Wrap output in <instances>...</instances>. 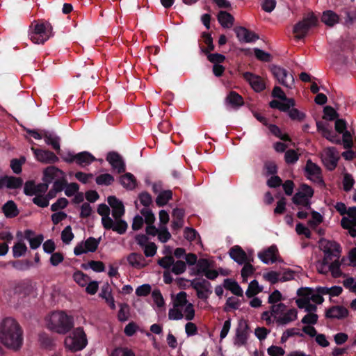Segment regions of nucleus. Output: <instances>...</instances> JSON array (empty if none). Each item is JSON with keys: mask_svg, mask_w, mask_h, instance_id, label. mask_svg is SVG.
Instances as JSON below:
<instances>
[{"mask_svg": "<svg viewBox=\"0 0 356 356\" xmlns=\"http://www.w3.org/2000/svg\"><path fill=\"white\" fill-rule=\"evenodd\" d=\"M278 250L276 245H271L266 250L258 253V257L262 262L266 264H273L277 261Z\"/></svg>", "mask_w": 356, "mask_h": 356, "instance_id": "17", "label": "nucleus"}, {"mask_svg": "<svg viewBox=\"0 0 356 356\" xmlns=\"http://www.w3.org/2000/svg\"><path fill=\"white\" fill-rule=\"evenodd\" d=\"M261 291L262 288L259 286L258 282L256 280H254L249 284L248 289L245 291V295L248 298H252L260 293Z\"/></svg>", "mask_w": 356, "mask_h": 356, "instance_id": "42", "label": "nucleus"}, {"mask_svg": "<svg viewBox=\"0 0 356 356\" xmlns=\"http://www.w3.org/2000/svg\"><path fill=\"white\" fill-rule=\"evenodd\" d=\"M103 227L106 230L111 229L118 234L122 235L126 233L128 224L125 220H122V218H119L114 220L112 219L111 223H108V225H105Z\"/></svg>", "mask_w": 356, "mask_h": 356, "instance_id": "20", "label": "nucleus"}, {"mask_svg": "<svg viewBox=\"0 0 356 356\" xmlns=\"http://www.w3.org/2000/svg\"><path fill=\"white\" fill-rule=\"evenodd\" d=\"M110 356H135V354L128 348H117L113 350Z\"/></svg>", "mask_w": 356, "mask_h": 356, "instance_id": "62", "label": "nucleus"}, {"mask_svg": "<svg viewBox=\"0 0 356 356\" xmlns=\"http://www.w3.org/2000/svg\"><path fill=\"white\" fill-rule=\"evenodd\" d=\"M307 314L302 318L301 322L306 325H314L317 323L318 316L316 310L309 311L307 308L303 309Z\"/></svg>", "mask_w": 356, "mask_h": 356, "instance_id": "40", "label": "nucleus"}, {"mask_svg": "<svg viewBox=\"0 0 356 356\" xmlns=\"http://www.w3.org/2000/svg\"><path fill=\"white\" fill-rule=\"evenodd\" d=\"M269 105L272 108H277L281 111L289 112V102H281L280 100L273 99Z\"/></svg>", "mask_w": 356, "mask_h": 356, "instance_id": "52", "label": "nucleus"}, {"mask_svg": "<svg viewBox=\"0 0 356 356\" xmlns=\"http://www.w3.org/2000/svg\"><path fill=\"white\" fill-rule=\"evenodd\" d=\"M172 198V192L170 190L161 191L156 198V204L159 207L165 206Z\"/></svg>", "mask_w": 356, "mask_h": 356, "instance_id": "37", "label": "nucleus"}, {"mask_svg": "<svg viewBox=\"0 0 356 356\" xmlns=\"http://www.w3.org/2000/svg\"><path fill=\"white\" fill-rule=\"evenodd\" d=\"M230 257L238 264H243L248 260L246 252L239 245H234L229 250Z\"/></svg>", "mask_w": 356, "mask_h": 356, "instance_id": "21", "label": "nucleus"}, {"mask_svg": "<svg viewBox=\"0 0 356 356\" xmlns=\"http://www.w3.org/2000/svg\"><path fill=\"white\" fill-rule=\"evenodd\" d=\"M321 20L327 26H333L339 22V16L332 10H326L323 13Z\"/></svg>", "mask_w": 356, "mask_h": 356, "instance_id": "34", "label": "nucleus"}, {"mask_svg": "<svg viewBox=\"0 0 356 356\" xmlns=\"http://www.w3.org/2000/svg\"><path fill=\"white\" fill-rule=\"evenodd\" d=\"M202 37L204 39V43L207 45V48L200 47L202 51L205 54H208L210 51H212L215 49V46L213 43V38L210 33L207 32H203L202 34Z\"/></svg>", "mask_w": 356, "mask_h": 356, "instance_id": "39", "label": "nucleus"}, {"mask_svg": "<svg viewBox=\"0 0 356 356\" xmlns=\"http://www.w3.org/2000/svg\"><path fill=\"white\" fill-rule=\"evenodd\" d=\"M237 38L243 42H252L259 39V35L243 26H237L234 29Z\"/></svg>", "mask_w": 356, "mask_h": 356, "instance_id": "16", "label": "nucleus"}, {"mask_svg": "<svg viewBox=\"0 0 356 356\" xmlns=\"http://www.w3.org/2000/svg\"><path fill=\"white\" fill-rule=\"evenodd\" d=\"M254 53L255 57L259 60H261L263 62H270L271 60L272 56L269 53H267L260 49H258V48L254 49Z\"/></svg>", "mask_w": 356, "mask_h": 356, "instance_id": "58", "label": "nucleus"}, {"mask_svg": "<svg viewBox=\"0 0 356 356\" xmlns=\"http://www.w3.org/2000/svg\"><path fill=\"white\" fill-rule=\"evenodd\" d=\"M107 202L112 208V216L114 219L122 218L124 215L125 209L124 204L115 196L108 197Z\"/></svg>", "mask_w": 356, "mask_h": 356, "instance_id": "18", "label": "nucleus"}, {"mask_svg": "<svg viewBox=\"0 0 356 356\" xmlns=\"http://www.w3.org/2000/svg\"><path fill=\"white\" fill-rule=\"evenodd\" d=\"M264 170L266 176H274L277 172V167L275 162L268 161L264 163Z\"/></svg>", "mask_w": 356, "mask_h": 356, "instance_id": "51", "label": "nucleus"}, {"mask_svg": "<svg viewBox=\"0 0 356 356\" xmlns=\"http://www.w3.org/2000/svg\"><path fill=\"white\" fill-rule=\"evenodd\" d=\"M316 127L318 130L321 132L322 135L330 141L336 143L340 142L337 137L328 129L326 124L318 121L316 122Z\"/></svg>", "mask_w": 356, "mask_h": 356, "instance_id": "30", "label": "nucleus"}, {"mask_svg": "<svg viewBox=\"0 0 356 356\" xmlns=\"http://www.w3.org/2000/svg\"><path fill=\"white\" fill-rule=\"evenodd\" d=\"M152 297L158 307H164L165 301L160 290L154 289L152 293Z\"/></svg>", "mask_w": 356, "mask_h": 356, "instance_id": "61", "label": "nucleus"}, {"mask_svg": "<svg viewBox=\"0 0 356 356\" xmlns=\"http://www.w3.org/2000/svg\"><path fill=\"white\" fill-rule=\"evenodd\" d=\"M120 184L128 190H133L136 186V179L130 172H126L120 179Z\"/></svg>", "mask_w": 356, "mask_h": 356, "instance_id": "33", "label": "nucleus"}, {"mask_svg": "<svg viewBox=\"0 0 356 356\" xmlns=\"http://www.w3.org/2000/svg\"><path fill=\"white\" fill-rule=\"evenodd\" d=\"M327 265L333 277H338L341 275L339 258L330 260V262Z\"/></svg>", "mask_w": 356, "mask_h": 356, "instance_id": "44", "label": "nucleus"}, {"mask_svg": "<svg viewBox=\"0 0 356 356\" xmlns=\"http://www.w3.org/2000/svg\"><path fill=\"white\" fill-rule=\"evenodd\" d=\"M0 341L8 348L17 351L23 344V330L18 322L4 318L0 323Z\"/></svg>", "mask_w": 356, "mask_h": 356, "instance_id": "1", "label": "nucleus"}, {"mask_svg": "<svg viewBox=\"0 0 356 356\" xmlns=\"http://www.w3.org/2000/svg\"><path fill=\"white\" fill-rule=\"evenodd\" d=\"M74 326L73 317L67 315L64 312H54L49 316L47 327L58 334L68 332Z\"/></svg>", "mask_w": 356, "mask_h": 356, "instance_id": "3", "label": "nucleus"}, {"mask_svg": "<svg viewBox=\"0 0 356 356\" xmlns=\"http://www.w3.org/2000/svg\"><path fill=\"white\" fill-rule=\"evenodd\" d=\"M58 174H63V172L54 165H50L46 168L43 171V181L49 184L58 176Z\"/></svg>", "mask_w": 356, "mask_h": 356, "instance_id": "27", "label": "nucleus"}, {"mask_svg": "<svg viewBox=\"0 0 356 356\" xmlns=\"http://www.w3.org/2000/svg\"><path fill=\"white\" fill-rule=\"evenodd\" d=\"M321 160L324 165L329 170H334L339 159V154L334 147H327L323 150L321 154Z\"/></svg>", "mask_w": 356, "mask_h": 356, "instance_id": "12", "label": "nucleus"}, {"mask_svg": "<svg viewBox=\"0 0 356 356\" xmlns=\"http://www.w3.org/2000/svg\"><path fill=\"white\" fill-rule=\"evenodd\" d=\"M250 327L246 321L241 320L236 329V334L234 339V343L238 347L245 346L248 339Z\"/></svg>", "mask_w": 356, "mask_h": 356, "instance_id": "13", "label": "nucleus"}, {"mask_svg": "<svg viewBox=\"0 0 356 356\" xmlns=\"http://www.w3.org/2000/svg\"><path fill=\"white\" fill-rule=\"evenodd\" d=\"M223 287L230 291L234 295L243 297V291L238 282L229 278H226L223 282Z\"/></svg>", "mask_w": 356, "mask_h": 356, "instance_id": "26", "label": "nucleus"}, {"mask_svg": "<svg viewBox=\"0 0 356 356\" xmlns=\"http://www.w3.org/2000/svg\"><path fill=\"white\" fill-rule=\"evenodd\" d=\"M43 138L46 144L51 145L52 148L59 154L60 151V138L58 136L47 130H43Z\"/></svg>", "mask_w": 356, "mask_h": 356, "instance_id": "23", "label": "nucleus"}, {"mask_svg": "<svg viewBox=\"0 0 356 356\" xmlns=\"http://www.w3.org/2000/svg\"><path fill=\"white\" fill-rule=\"evenodd\" d=\"M305 172L308 176V179L314 182H321L322 178L321 170L320 167L316 163L308 161L305 166Z\"/></svg>", "mask_w": 356, "mask_h": 356, "instance_id": "19", "label": "nucleus"}, {"mask_svg": "<svg viewBox=\"0 0 356 356\" xmlns=\"http://www.w3.org/2000/svg\"><path fill=\"white\" fill-rule=\"evenodd\" d=\"M27 250V247L22 242L16 243L13 247V253L15 258H18L24 255Z\"/></svg>", "mask_w": 356, "mask_h": 356, "instance_id": "49", "label": "nucleus"}, {"mask_svg": "<svg viewBox=\"0 0 356 356\" xmlns=\"http://www.w3.org/2000/svg\"><path fill=\"white\" fill-rule=\"evenodd\" d=\"M295 102L293 99H291V112L290 116L291 120H296L298 122H302L305 118V114L302 111L294 107Z\"/></svg>", "mask_w": 356, "mask_h": 356, "instance_id": "38", "label": "nucleus"}, {"mask_svg": "<svg viewBox=\"0 0 356 356\" xmlns=\"http://www.w3.org/2000/svg\"><path fill=\"white\" fill-rule=\"evenodd\" d=\"M270 131L275 136L280 138L284 141H289V135L288 134H282L281 129L275 124L268 126Z\"/></svg>", "mask_w": 356, "mask_h": 356, "instance_id": "57", "label": "nucleus"}, {"mask_svg": "<svg viewBox=\"0 0 356 356\" xmlns=\"http://www.w3.org/2000/svg\"><path fill=\"white\" fill-rule=\"evenodd\" d=\"M171 267V271L175 275H181L186 269V263L181 260H178L176 262L174 261Z\"/></svg>", "mask_w": 356, "mask_h": 356, "instance_id": "56", "label": "nucleus"}, {"mask_svg": "<svg viewBox=\"0 0 356 356\" xmlns=\"http://www.w3.org/2000/svg\"><path fill=\"white\" fill-rule=\"evenodd\" d=\"M348 315V309L343 306H333L326 312V316L330 318L341 319Z\"/></svg>", "mask_w": 356, "mask_h": 356, "instance_id": "25", "label": "nucleus"}, {"mask_svg": "<svg viewBox=\"0 0 356 356\" xmlns=\"http://www.w3.org/2000/svg\"><path fill=\"white\" fill-rule=\"evenodd\" d=\"M74 234L70 225L64 228L61 232V239L64 243L68 244L74 238Z\"/></svg>", "mask_w": 356, "mask_h": 356, "instance_id": "59", "label": "nucleus"}, {"mask_svg": "<svg viewBox=\"0 0 356 356\" xmlns=\"http://www.w3.org/2000/svg\"><path fill=\"white\" fill-rule=\"evenodd\" d=\"M253 259L251 260H248L245 263H244V266L241 269V277H243V281H246L248 276L251 275L254 273L255 269L253 266L250 264V261H252Z\"/></svg>", "mask_w": 356, "mask_h": 356, "instance_id": "46", "label": "nucleus"}, {"mask_svg": "<svg viewBox=\"0 0 356 356\" xmlns=\"http://www.w3.org/2000/svg\"><path fill=\"white\" fill-rule=\"evenodd\" d=\"M191 286L196 291L199 299L206 300L212 293L211 284L205 279H194L191 281Z\"/></svg>", "mask_w": 356, "mask_h": 356, "instance_id": "10", "label": "nucleus"}, {"mask_svg": "<svg viewBox=\"0 0 356 356\" xmlns=\"http://www.w3.org/2000/svg\"><path fill=\"white\" fill-rule=\"evenodd\" d=\"M197 270L195 275H200L204 273L211 267V263L207 259L201 258L196 264Z\"/></svg>", "mask_w": 356, "mask_h": 356, "instance_id": "41", "label": "nucleus"}, {"mask_svg": "<svg viewBox=\"0 0 356 356\" xmlns=\"http://www.w3.org/2000/svg\"><path fill=\"white\" fill-rule=\"evenodd\" d=\"M270 71L280 83L288 86L286 83L287 72L284 68L274 65L270 68Z\"/></svg>", "mask_w": 356, "mask_h": 356, "instance_id": "36", "label": "nucleus"}, {"mask_svg": "<svg viewBox=\"0 0 356 356\" xmlns=\"http://www.w3.org/2000/svg\"><path fill=\"white\" fill-rule=\"evenodd\" d=\"M319 247L324 253L325 264H328L330 260L340 257L341 247L337 242L322 238L319 241Z\"/></svg>", "mask_w": 356, "mask_h": 356, "instance_id": "7", "label": "nucleus"}, {"mask_svg": "<svg viewBox=\"0 0 356 356\" xmlns=\"http://www.w3.org/2000/svg\"><path fill=\"white\" fill-rule=\"evenodd\" d=\"M7 188L10 189L19 188L23 184V180L20 177L7 176Z\"/></svg>", "mask_w": 356, "mask_h": 356, "instance_id": "47", "label": "nucleus"}, {"mask_svg": "<svg viewBox=\"0 0 356 356\" xmlns=\"http://www.w3.org/2000/svg\"><path fill=\"white\" fill-rule=\"evenodd\" d=\"M323 220V216L315 211H312V218L309 220L308 224L312 228H316Z\"/></svg>", "mask_w": 356, "mask_h": 356, "instance_id": "55", "label": "nucleus"}, {"mask_svg": "<svg viewBox=\"0 0 356 356\" xmlns=\"http://www.w3.org/2000/svg\"><path fill=\"white\" fill-rule=\"evenodd\" d=\"M298 298L296 302L299 309L307 308L309 311L317 309L315 304H321L324 299L320 294L315 293L314 289L309 287H302L297 291Z\"/></svg>", "mask_w": 356, "mask_h": 356, "instance_id": "2", "label": "nucleus"}, {"mask_svg": "<svg viewBox=\"0 0 356 356\" xmlns=\"http://www.w3.org/2000/svg\"><path fill=\"white\" fill-rule=\"evenodd\" d=\"M31 149L37 161L41 163L53 164L59 161L58 157L51 151L34 147H31Z\"/></svg>", "mask_w": 356, "mask_h": 356, "instance_id": "14", "label": "nucleus"}, {"mask_svg": "<svg viewBox=\"0 0 356 356\" xmlns=\"http://www.w3.org/2000/svg\"><path fill=\"white\" fill-rule=\"evenodd\" d=\"M207 59L209 62L214 65H220L225 60V56L222 54L215 53L207 54Z\"/></svg>", "mask_w": 356, "mask_h": 356, "instance_id": "60", "label": "nucleus"}, {"mask_svg": "<svg viewBox=\"0 0 356 356\" xmlns=\"http://www.w3.org/2000/svg\"><path fill=\"white\" fill-rule=\"evenodd\" d=\"M100 243V238L97 239L94 237L88 238L84 242V247L87 252H94L98 248V245Z\"/></svg>", "mask_w": 356, "mask_h": 356, "instance_id": "45", "label": "nucleus"}, {"mask_svg": "<svg viewBox=\"0 0 356 356\" xmlns=\"http://www.w3.org/2000/svg\"><path fill=\"white\" fill-rule=\"evenodd\" d=\"M187 294L184 291L178 293L174 300V307H182L187 303Z\"/></svg>", "mask_w": 356, "mask_h": 356, "instance_id": "54", "label": "nucleus"}, {"mask_svg": "<svg viewBox=\"0 0 356 356\" xmlns=\"http://www.w3.org/2000/svg\"><path fill=\"white\" fill-rule=\"evenodd\" d=\"M273 316L279 325H286L289 323V308L284 303L280 302L270 307Z\"/></svg>", "mask_w": 356, "mask_h": 356, "instance_id": "11", "label": "nucleus"}, {"mask_svg": "<svg viewBox=\"0 0 356 356\" xmlns=\"http://www.w3.org/2000/svg\"><path fill=\"white\" fill-rule=\"evenodd\" d=\"M62 159L67 163H76L81 168H85L96 160L95 157L88 152L84 151L77 154L68 152L65 156H62Z\"/></svg>", "mask_w": 356, "mask_h": 356, "instance_id": "8", "label": "nucleus"}, {"mask_svg": "<svg viewBox=\"0 0 356 356\" xmlns=\"http://www.w3.org/2000/svg\"><path fill=\"white\" fill-rule=\"evenodd\" d=\"M12 266L13 268L18 270H27L32 266V262L29 260H16L12 262Z\"/></svg>", "mask_w": 356, "mask_h": 356, "instance_id": "48", "label": "nucleus"}, {"mask_svg": "<svg viewBox=\"0 0 356 356\" xmlns=\"http://www.w3.org/2000/svg\"><path fill=\"white\" fill-rule=\"evenodd\" d=\"M68 204V200L65 197L58 198L56 202L51 204V210L52 211H57L59 209L65 208Z\"/></svg>", "mask_w": 356, "mask_h": 356, "instance_id": "64", "label": "nucleus"}, {"mask_svg": "<svg viewBox=\"0 0 356 356\" xmlns=\"http://www.w3.org/2000/svg\"><path fill=\"white\" fill-rule=\"evenodd\" d=\"M95 181L98 185L109 186L113 182L114 177L108 173H105L97 176Z\"/></svg>", "mask_w": 356, "mask_h": 356, "instance_id": "50", "label": "nucleus"}, {"mask_svg": "<svg viewBox=\"0 0 356 356\" xmlns=\"http://www.w3.org/2000/svg\"><path fill=\"white\" fill-rule=\"evenodd\" d=\"M74 280L81 286H85L90 278L81 270H76L73 274Z\"/></svg>", "mask_w": 356, "mask_h": 356, "instance_id": "43", "label": "nucleus"}, {"mask_svg": "<svg viewBox=\"0 0 356 356\" xmlns=\"http://www.w3.org/2000/svg\"><path fill=\"white\" fill-rule=\"evenodd\" d=\"M314 195L312 188L307 184H301L295 193L292 200L297 207L311 209V199Z\"/></svg>", "mask_w": 356, "mask_h": 356, "instance_id": "6", "label": "nucleus"}, {"mask_svg": "<svg viewBox=\"0 0 356 356\" xmlns=\"http://www.w3.org/2000/svg\"><path fill=\"white\" fill-rule=\"evenodd\" d=\"M97 213L102 218V226L108 225V223H111L112 218L109 216L110 215V209L109 207L106 204H100L97 208Z\"/></svg>", "mask_w": 356, "mask_h": 356, "instance_id": "35", "label": "nucleus"}, {"mask_svg": "<svg viewBox=\"0 0 356 356\" xmlns=\"http://www.w3.org/2000/svg\"><path fill=\"white\" fill-rule=\"evenodd\" d=\"M2 211L7 218H15L18 216L19 210L13 200H9L2 207Z\"/></svg>", "mask_w": 356, "mask_h": 356, "instance_id": "31", "label": "nucleus"}, {"mask_svg": "<svg viewBox=\"0 0 356 356\" xmlns=\"http://www.w3.org/2000/svg\"><path fill=\"white\" fill-rule=\"evenodd\" d=\"M127 261L131 266L136 268L140 269L146 266L144 257L139 253H131L127 257Z\"/></svg>", "mask_w": 356, "mask_h": 356, "instance_id": "29", "label": "nucleus"}, {"mask_svg": "<svg viewBox=\"0 0 356 356\" xmlns=\"http://www.w3.org/2000/svg\"><path fill=\"white\" fill-rule=\"evenodd\" d=\"M225 101L234 108H238L244 104V101L241 95L235 91H231L227 95Z\"/></svg>", "mask_w": 356, "mask_h": 356, "instance_id": "28", "label": "nucleus"}, {"mask_svg": "<svg viewBox=\"0 0 356 356\" xmlns=\"http://www.w3.org/2000/svg\"><path fill=\"white\" fill-rule=\"evenodd\" d=\"M29 36L35 44H44L53 36V27L47 21L35 22L30 26Z\"/></svg>", "mask_w": 356, "mask_h": 356, "instance_id": "4", "label": "nucleus"}, {"mask_svg": "<svg viewBox=\"0 0 356 356\" xmlns=\"http://www.w3.org/2000/svg\"><path fill=\"white\" fill-rule=\"evenodd\" d=\"M218 20L224 28H230L233 26L234 18L227 11H220L218 15Z\"/></svg>", "mask_w": 356, "mask_h": 356, "instance_id": "32", "label": "nucleus"}, {"mask_svg": "<svg viewBox=\"0 0 356 356\" xmlns=\"http://www.w3.org/2000/svg\"><path fill=\"white\" fill-rule=\"evenodd\" d=\"M266 184L270 188H277L282 185L284 193L286 195L289 196V179L286 180L282 184V180L277 175L271 176L266 182Z\"/></svg>", "mask_w": 356, "mask_h": 356, "instance_id": "24", "label": "nucleus"}, {"mask_svg": "<svg viewBox=\"0 0 356 356\" xmlns=\"http://www.w3.org/2000/svg\"><path fill=\"white\" fill-rule=\"evenodd\" d=\"M243 76L244 79L249 82L255 91L260 92L265 88V84L259 76L249 72H245Z\"/></svg>", "mask_w": 356, "mask_h": 356, "instance_id": "22", "label": "nucleus"}, {"mask_svg": "<svg viewBox=\"0 0 356 356\" xmlns=\"http://www.w3.org/2000/svg\"><path fill=\"white\" fill-rule=\"evenodd\" d=\"M86 335L81 327L74 330L65 339V345L72 351L76 352L83 349L87 345Z\"/></svg>", "mask_w": 356, "mask_h": 356, "instance_id": "5", "label": "nucleus"}, {"mask_svg": "<svg viewBox=\"0 0 356 356\" xmlns=\"http://www.w3.org/2000/svg\"><path fill=\"white\" fill-rule=\"evenodd\" d=\"M317 23V18L310 15L304 18L301 22H298L294 26L293 34L296 40L303 38L307 33L309 29L316 26Z\"/></svg>", "mask_w": 356, "mask_h": 356, "instance_id": "9", "label": "nucleus"}, {"mask_svg": "<svg viewBox=\"0 0 356 356\" xmlns=\"http://www.w3.org/2000/svg\"><path fill=\"white\" fill-rule=\"evenodd\" d=\"M106 161L110 163L112 168L117 170L119 174L123 173L126 170V165L122 157L116 152H110L107 154Z\"/></svg>", "mask_w": 356, "mask_h": 356, "instance_id": "15", "label": "nucleus"}, {"mask_svg": "<svg viewBox=\"0 0 356 356\" xmlns=\"http://www.w3.org/2000/svg\"><path fill=\"white\" fill-rule=\"evenodd\" d=\"M120 310L118 314V318L120 321L124 322L128 320L129 313V306L127 303L120 304Z\"/></svg>", "mask_w": 356, "mask_h": 356, "instance_id": "53", "label": "nucleus"}, {"mask_svg": "<svg viewBox=\"0 0 356 356\" xmlns=\"http://www.w3.org/2000/svg\"><path fill=\"white\" fill-rule=\"evenodd\" d=\"M174 263V258L171 255L165 256L158 260V264L165 269H169Z\"/></svg>", "mask_w": 356, "mask_h": 356, "instance_id": "63", "label": "nucleus"}]
</instances>
